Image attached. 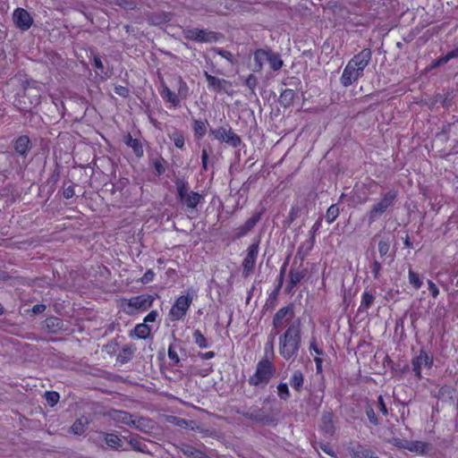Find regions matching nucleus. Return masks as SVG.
I'll return each instance as SVG.
<instances>
[{
	"label": "nucleus",
	"mask_w": 458,
	"mask_h": 458,
	"mask_svg": "<svg viewBox=\"0 0 458 458\" xmlns=\"http://www.w3.org/2000/svg\"><path fill=\"white\" fill-rule=\"evenodd\" d=\"M301 208L298 205L293 206L285 222L288 225L292 224L299 216Z\"/></svg>",
	"instance_id": "5fc2aeb1"
},
{
	"label": "nucleus",
	"mask_w": 458,
	"mask_h": 458,
	"mask_svg": "<svg viewBox=\"0 0 458 458\" xmlns=\"http://www.w3.org/2000/svg\"><path fill=\"white\" fill-rule=\"evenodd\" d=\"M191 302L192 298L190 295H182L178 297L169 311L170 320L176 321L182 319L185 317Z\"/></svg>",
	"instance_id": "6e6552de"
},
{
	"label": "nucleus",
	"mask_w": 458,
	"mask_h": 458,
	"mask_svg": "<svg viewBox=\"0 0 458 458\" xmlns=\"http://www.w3.org/2000/svg\"><path fill=\"white\" fill-rule=\"evenodd\" d=\"M277 395L284 401H287L290 398V391L286 383H280L277 386Z\"/></svg>",
	"instance_id": "49530a36"
},
{
	"label": "nucleus",
	"mask_w": 458,
	"mask_h": 458,
	"mask_svg": "<svg viewBox=\"0 0 458 458\" xmlns=\"http://www.w3.org/2000/svg\"><path fill=\"white\" fill-rule=\"evenodd\" d=\"M114 93L126 98L130 96V89L127 87L118 85L114 87Z\"/></svg>",
	"instance_id": "680f3d73"
},
{
	"label": "nucleus",
	"mask_w": 458,
	"mask_h": 458,
	"mask_svg": "<svg viewBox=\"0 0 458 458\" xmlns=\"http://www.w3.org/2000/svg\"><path fill=\"white\" fill-rule=\"evenodd\" d=\"M257 84L258 79L253 74H250L245 80V85L250 89L252 94H255V89Z\"/></svg>",
	"instance_id": "6e6d98bb"
},
{
	"label": "nucleus",
	"mask_w": 458,
	"mask_h": 458,
	"mask_svg": "<svg viewBox=\"0 0 458 458\" xmlns=\"http://www.w3.org/2000/svg\"><path fill=\"white\" fill-rule=\"evenodd\" d=\"M174 183L177 191V199L186 208L187 211L191 212L195 210L198 205L204 201L203 195L190 191L189 182L185 178H177Z\"/></svg>",
	"instance_id": "20e7f679"
},
{
	"label": "nucleus",
	"mask_w": 458,
	"mask_h": 458,
	"mask_svg": "<svg viewBox=\"0 0 458 458\" xmlns=\"http://www.w3.org/2000/svg\"><path fill=\"white\" fill-rule=\"evenodd\" d=\"M319 428L325 435H334L335 428L334 425V414L332 411H324L322 413Z\"/></svg>",
	"instance_id": "aec40b11"
},
{
	"label": "nucleus",
	"mask_w": 458,
	"mask_h": 458,
	"mask_svg": "<svg viewBox=\"0 0 458 458\" xmlns=\"http://www.w3.org/2000/svg\"><path fill=\"white\" fill-rule=\"evenodd\" d=\"M169 138L172 140L176 148L182 149L184 147V136L182 132L178 130H174L172 133H169Z\"/></svg>",
	"instance_id": "79ce46f5"
},
{
	"label": "nucleus",
	"mask_w": 458,
	"mask_h": 458,
	"mask_svg": "<svg viewBox=\"0 0 458 458\" xmlns=\"http://www.w3.org/2000/svg\"><path fill=\"white\" fill-rule=\"evenodd\" d=\"M348 453L352 458H369V455L374 454L370 448L361 444L348 447Z\"/></svg>",
	"instance_id": "5701e85b"
},
{
	"label": "nucleus",
	"mask_w": 458,
	"mask_h": 458,
	"mask_svg": "<svg viewBox=\"0 0 458 458\" xmlns=\"http://www.w3.org/2000/svg\"><path fill=\"white\" fill-rule=\"evenodd\" d=\"M375 298V293H372V291H365L361 296V302L359 307V311H367L372 306Z\"/></svg>",
	"instance_id": "473e14b6"
},
{
	"label": "nucleus",
	"mask_w": 458,
	"mask_h": 458,
	"mask_svg": "<svg viewBox=\"0 0 458 458\" xmlns=\"http://www.w3.org/2000/svg\"><path fill=\"white\" fill-rule=\"evenodd\" d=\"M317 445L323 452H325L328 455L332 456L333 458H338L335 452L330 447L328 444L319 442Z\"/></svg>",
	"instance_id": "052dcab7"
},
{
	"label": "nucleus",
	"mask_w": 458,
	"mask_h": 458,
	"mask_svg": "<svg viewBox=\"0 0 458 458\" xmlns=\"http://www.w3.org/2000/svg\"><path fill=\"white\" fill-rule=\"evenodd\" d=\"M436 101H439L442 104L443 107L449 108L453 101L452 93L447 92L446 94H445V96L437 95Z\"/></svg>",
	"instance_id": "603ef678"
},
{
	"label": "nucleus",
	"mask_w": 458,
	"mask_h": 458,
	"mask_svg": "<svg viewBox=\"0 0 458 458\" xmlns=\"http://www.w3.org/2000/svg\"><path fill=\"white\" fill-rule=\"evenodd\" d=\"M390 250V241L389 239H382L378 242V252L381 258L387 255Z\"/></svg>",
	"instance_id": "3c124183"
},
{
	"label": "nucleus",
	"mask_w": 458,
	"mask_h": 458,
	"mask_svg": "<svg viewBox=\"0 0 458 458\" xmlns=\"http://www.w3.org/2000/svg\"><path fill=\"white\" fill-rule=\"evenodd\" d=\"M155 298L150 294H140L131 297L128 301V307L133 310L145 311L149 309Z\"/></svg>",
	"instance_id": "2eb2a0df"
},
{
	"label": "nucleus",
	"mask_w": 458,
	"mask_h": 458,
	"mask_svg": "<svg viewBox=\"0 0 458 458\" xmlns=\"http://www.w3.org/2000/svg\"><path fill=\"white\" fill-rule=\"evenodd\" d=\"M13 148L14 154L24 162L32 148V142L28 135H21L13 141Z\"/></svg>",
	"instance_id": "4468645a"
},
{
	"label": "nucleus",
	"mask_w": 458,
	"mask_h": 458,
	"mask_svg": "<svg viewBox=\"0 0 458 458\" xmlns=\"http://www.w3.org/2000/svg\"><path fill=\"white\" fill-rule=\"evenodd\" d=\"M289 383L296 392L301 393L304 384L303 373L300 369L295 370L290 377Z\"/></svg>",
	"instance_id": "a878e982"
},
{
	"label": "nucleus",
	"mask_w": 458,
	"mask_h": 458,
	"mask_svg": "<svg viewBox=\"0 0 458 458\" xmlns=\"http://www.w3.org/2000/svg\"><path fill=\"white\" fill-rule=\"evenodd\" d=\"M301 346V321L293 320L279 337V353L286 360H294Z\"/></svg>",
	"instance_id": "f257e3e1"
},
{
	"label": "nucleus",
	"mask_w": 458,
	"mask_h": 458,
	"mask_svg": "<svg viewBox=\"0 0 458 458\" xmlns=\"http://www.w3.org/2000/svg\"><path fill=\"white\" fill-rule=\"evenodd\" d=\"M210 133L217 140L225 142L233 148L239 147L242 142L241 137L236 134L229 125L226 127L221 126L217 129H211Z\"/></svg>",
	"instance_id": "0eeeda50"
},
{
	"label": "nucleus",
	"mask_w": 458,
	"mask_h": 458,
	"mask_svg": "<svg viewBox=\"0 0 458 458\" xmlns=\"http://www.w3.org/2000/svg\"><path fill=\"white\" fill-rule=\"evenodd\" d=\"M183 37L186 39L200 43L216 42L218 36L216 32L208 31L200 29H186L183 30Z\"/></svg>",
	"instance_id": "1a4fd4ad"
},
{
	"label": "nucleus",
	"mask_w": 458,
	"mask_h": 458,
	"mask_svg": "<svg viewBox=\"0 0 458 458\" xmlns=\"http://www.w3.org/2000/svg\"><path fill=\"white\" fill-rule=\"evenodd\" d=\"M204 76L207 80L208 86L209 89H212L216 92H220L222 90H225V85L231 86V83L225 79H220L216 76H213L208 72H204Z\"/></svg>",
	"instance_id": "4be33fe9"
},
{
	"label": "nucleus",
	"mask_w": 458,
	"mask_h": 458,
	"mask_svg": "<svg viewBox=\"0 0 458 458\" xmlns=\"http://www.w3.org/2000/svg\"><path fill=\"white\" fill-rule=\"evenodd\" d=\"M161 96L167 102H170L174 106H178L180 104V99L178 96L174 93L168 87L164 86L161 91Z\"/></svg>",
	"instance_id": "e433bc0d"
},
{
	"label": "nucleus",
	"mask_w": 458,
	"mask_h": 458,
	"mask_svg": "<svg viewBox=\"0 0 458 458\" xmlns=\"http://www.w3.org/2000/svg\"><path fill=\"white\" fill-rule=\"evenodd\" d=\"M92 65H93L96 69L99 70L102 73H105V74L106 75V73L104 72V65H103V63H102V61H101V59H100V57H99L98 55H95L93 56V63H92Z\"/></svg>",
	"instance_id": "338daca9"
},
{
	"label": "nucleus",
	"mask_w": 458,
	"mask_h": 458,
	"mask_svg": "<svg viewBox=\"0 0 458 458\" xmlns=\"http://www.w3.org/2000/svg\"><path fill=\"white\" fill-rule=\"evenodd\" d=\"M98 438L104 441L113 450L127 451V449L123 448L122 438L116 434L99 431L98 432Z\"/></svg>",
	"instance_id": "dca6fc26"
},
{
	"label": "nucleus",
	"mask_w": 458,
	"mask_h": 458,
	"mask_svg": "<svg viewBox=\"0 0 458 458\" xmlns=\"http://www.w3.org/2000/svg\"><path fill=\"white\" fill-rule=\"evenodd\" d=\"M405 445L406 450L420 455L427 454L432 449L430 444L419 440H408Z\"/></svg>",
	"instance_id": "6ab92c4d"
},
{
	"label": "nucleus",
	"mask_w": 458,
	"mask_h": 458,
	"mask_svg": "<svg viewBox=\"0 0 458 458\" xmlns=\"http://www.w3.org/2000/svg\"><path fill=\"white\" fill-rule=\"evenodd\" d=\"M372 58L370 48H364L355 55L346 64L340 78L344 87H349L363 76L364 69L369 65Z\"/></svg>",
	"instance_id": "f03ea898"
},
{
	"label": "nucleus",
	"mask_w": 458,
	"mask_h": 458,
	"mask_svg": "<svg viewBox=\"0 0 458 458\" xmlns=\"http://www.w3.org/2000/svg\"><path fill=\"white\" fill-rule=\"evenodd\" d=\"M433 364V356L429 355L425 350L421 349L419 355L414 357L411 360L412 371L414 372L417 379L421 378V367L425 366L430 368Z\"/></svg>",
	"instance_id": "ddd939ff"
},
{
	"label": "nucleus",
	"mask_w": 458,
	"mask_h": 458,
	"mask_svg": "<svg viewBox=\"0 0 458 458\" xmlns=\"http://www.w3.org/2000/svg\"><path fill=\"white\" fill-rule=\"evenodd\" d=\"M370 269L374 276L375 279H377L379 277L380 270L382 268V266L380 262L377 259H374L370 264Z\"/></svg>",
	"instance_id": "13d9d810"
},
{
	"label": "nucleus",
	"mask_w": 458,
	"mask_h": 458,
	"mask_svg": "<svg viewBox=\"0 0 458 458\" xmlns=\"http://www.w3.org/2000/svg\"><path fill=\"white\" fill-rule=\"evenodd\" d=\"M124 143L132 148L134 154L140 157L143 156V147L141 142L138 139L132 138V136L128 133L124 138Z\"/></svg>",
	"instance_id": "bb28decb"
},
{
	"label": "nucleus",
	"mask_w": 458,
	"mask_h": 458,
	"mask_svg": "<svg viewBox=\"0 0 458 458\" xmlns=\"http://www.w3.org/2000/svg\"><path fill=\"white\" fill-rule=\"evenodd\" d=\"M164 163H165V160L162 157L153 160L152 164L157 175H161L165 173V168L163 165Z\"/></svg>",
	"instance_id": "864d4df0"
},
{
	"label": "nucleus",
	"mask_w": 458,
	"mask_h": 458,
	"mask_svg": "<svg viewBox=\"0 0 458 458\" xmlns=\"http://www.w3.org/2000/svg\"><path fill=\"white\" fill-rule=\"evenodd\" d=\"M193 342L199 348L204 349L208 346V340L204 336V335L200 332V330L196 329L193 332Z\"/></svg>",
	"instance_id": "37998d69"
},
{
	"label": "nucleus",
	"mask_w": 458,
	"mask_h": 458,
	"mask_svg": "<svg viewBox=\"0 0 458 458\" xmlns=\"http://www.w3.org/2000/svg\"><path fill=\"white\" fill-rule=\"evenodd\" d=\"M409 282L415 289H420L422 284L419 274L412 271L411 268L409 269Z\"/></svg>",
	"instance_id": "09e8293b"
},
{
	"label": "nucleus",
	"mask_w": 458,
	"mask_h": 458,
	"mask_svg": "<svg viewBox=\"0 0 458 458\" xmlns=\"http://www.w3.org/2000/svg\"><path fill=\"white\" fill-rule=\"evenodd\" d=\"M88 425L89 420L86 417L82 416L73 422V424L70 428V432L77 436H81L86 431Z\"/></svg>",
	"instance_id": "cd10ccee"
},
{
	"label": "nucleus",
	"mask_w": 458,
	"mask_h": 458,
	"mask_svg": "<svg viewBox=\"0 0 458 458\" xmlns=\"http://www.w3.org/2000/svg\"><path fill=\"white\" fill-rule=\"evenodd\" d=\"M262 212L254 213L243 225L233 231L232 240L236 241L248 234L261 219Z\"/></svg>",
	"instance_id": "9b49d317"
},
{
	"label": "nucleus",
	"mask_w": 458,
	"mask_h": 458,
	"mask_svg": "<svg viewBox=\"0 0 458 458\" xmlns=\"http://www.w3.org/2000/svg\"><path fill=\"white\" fill-rule=\"evenodd\" d=\"M307 275V269L304 267L294 268L293 266L289 271V279L292 284H298Z\"/></svg>",
	"instance_id": "2f4dec72"
},
{
	"label": "nucleus",
	"mask_w": 458,
	"mask_h": 458,
	"mask_svg": "<svg viewBox=\"0 0 458 458\" xmlns=\"http://www.w3.org/2000/svg\"><path fill=\"white\" fill-rule=\"evenodd\" d=\"M13 21L15 27L21 31H27L33 24V18L30 13L20 7L13 11Z\"/></svg>",
	"instance_id": "f8f14e48"
},
{
	"label": "nucleus",
	"mask_w": 458,
	"mask_h": 458,
	"mask_svg": "<svg viewBox=\"0 0 458 458\" xmlns=\"http://www.w3.org/2000/svg\"><path fill=\"white\" fill-rule=\"evenodd\" d=\"M267 63L269 64V66L273 71H278L283 66V60L280 57V55L273 52L270 48L269 55L267 57Z\"/></svg>",
	"instance_id": "c9c22d12"
},
{
	"label": "nucleus",
	"mask_w": 458,
	"mask_h": 458,
	"mask_svg": "<svg viewBox=\"0 0 458 458\" xmlns=\"http://www.w3.org/2000/svg\"><path fill=\"white\" fill-rule=\"evenodd\" d=\"M207 121L193 120V131L194 136L197 140H200L204 137L207 131Z\"/></svg>",
	"instance_id": "f704fd0d"
},
{
	"label": "nucleus",
	"mask_w": 458,
	"mask_h": 458,
	"mask_svg": "<svg viewBox=\"0 0 458 458\" xmlns=\"http://www.w3.org/2000/svg\"><path fill=\"white\" fill-rule=\"evenodd\" d=\"M124 439H126L131 445V449H133L136 452L143 453V454H148V450L147 445L140 442L138 438L135 437H123Z\"/></svg>",
	"instance_id": "4c0bfd02"
},
{
	"label": "nucleus",
	"mask_w": 458,
	"mask_h": 458,
	"mask_svg": "<svg viewBox=\"0 0 458 458\" xmlns=\"http://www.w3.org/2000/svg\"><path fill=\"white\" fill-rule=\"evenodd\" d=\"M259 250V241L252 242L248 250L247 255L242 261V276L248 277L252 272L256 265Z\"/></svg>",
	"instance_id": "9d476101"
},
{
	"label": "nucleus",
	"mask_w": 458,
	"mask_h": 458,
	"mask_svg": "<svg viewBox=\"0 0 458 458\" xmlns=\"http://www.w3.org/2000/svg\"><path fill=\"white\" fill-rule=\"evenodd\" d=\"M295 96L296 94L293 89H285L282 90L278 101L284 107H289L293 105Z\"/></svg>",
	"instance_id": "c756f323"
},
{
	"label": "nucleus",
	"mask_w": 458,
	"mask_h": 458,
	"mask_svg": "<svg viewBox=\"0 0 458 458\" xmlns=\"http://www.w3.org/2000/svg\"><path fill=\"white\" fill-rule=\"evenodd\" d=\"M408 440L406 439H401L399 437H394L391 440H389V443L398 448L405 449V443H407Z\"/></svg>",
	"instance_id": "69168bd1"
},
{
	"label": "nucleus",
	"mask_w": 458,
	"mask_h": 458,
	"mask_svg": "<svg viewBox=\"0 0 458 458\" xmlns=\"http://www.w3.org/2000/svg\"><path fill=\"white\" fill-rule=\"evenodd\" d=\"M294 316V309L293 305H288L279 309L273 317V326L277 328L282 326L284 320H290Z\"/></svg>",
	"instance_id": "f3484780"
},
{
	"label": "nucleus",
	"mask_w": 458,
	"mask_h": 458,
	"mask_svg": "<svg viewBox=\"0 0 458 458\" xmlns=\"http://www.w3.org/2000/svg\"><path fill=\"white\" fill-rule=\"evenodd\" d=\"M428 291L430 292L431 296L433 298H437L439 293V290H438L437 286L431 280H428Z\"/></svg>",
	"instance_id": "774afa93"
},
{
	"label": "nucleus",
	"mask_w": 458,
	"mask_h": 458,
	"mask_svg": "<svg viewBox=\"0 0 458 458\" xmlns=\"http://www.w3.org/2000/svg\"><path fill=\"white\" fill-rule=\"evenodd\" d=\"M237 414L259 424H271L274 422L273 416L264 408L257 405L242 407L236 411Z\"/></svg>",
	"instance_id": "423d86ee"
},
{
	"label": "nucleus",
	"mask_w": 458,
	"mask_h": 458,
	"mask_svg": "<svg viewBox=\"0 0 458 458\" xmlns=\"http://www.w3.org/2000/svg\"><path fill=\"white\" fill-rule=\"evenodd\" d=\"M131 427L143 433H149L154 428L153 421L143 417L133 419V424Z\"/></svg>",
	"instance_id": "393cba45"
},
{
	"label": "nucleus",
	"mask_w": 458,
	"mask_h": 458,
	"mask_svg": "<svg viewBox=\"0 0 458 458\" xmlns=\"http://www.w3.org/2000/svg\"><path fill=\"white\" fill-rule=\"evenodd\" d=\"M269 55V48L267 49H258L254 53V62L256 69L255 71H260L263 67L264 62H267Z\"/></svg>",
	"instance_id": "72a5a7b5"
},
{
	"label": "nucleus",
	"mask_w": 458,
	"mask_h": 458,
	"mask_svg": "<svg viewBox=\"0 0 458 458\" xmlns=\"http://www.w3.org/2000/svg\"><path fill=\"white\" fill-rule=\"evenodd\" d=\"M154 276H155V273L153 272V270L148 269V270H147V271L145 272V274L143 275V276L140 278V282H141L143 284H149L150 282H152V281H153Z\"/></svg>",
	"instance_id": "e2e57ef3"
},
{
	"label": "nucleus",
	"mask_w": 458,
	"mask_h": 458,
	"mask_svg": "<svg viewBox=\"0 0 458 458\" xmlns=\"http://www.w3.org/2000/svg\"><path fill=\"white\" fill-rule=\"evenodd\" d=\"M44 325L48 333L59 334L66 330L64 321L57 317H48L45 319Z\"/></svg>",
	"instance_id": "412c9836"
},
{
	"label": "nucleus",
	"mask_w": 458,
	"mask_h": 458,
	"mask_svg": "<svg viewBox=\"0 0 458 458\" xmlns=\"http://www.w3.org/2000/svg\"><path fill=\"white\" fill-rule=\"evenodd\" d=\"M112 417L114 420L127 426L131 427L133 424V416L128 411L114 410Z\"/></svg>",
	"instance_id": "c85d7f7f"
},
{
	"label": "nucleus",
	"mask_w": 458,
	"mask_h": 458,
	"mask_svg": "<svg viewBox=\"0 0 458 458\" xmlns=\"http://www.w3.org/2000/svg\"><path fill=\"white\" fill-rule=\"evenodd\" d=\"M398 199V191L389 190L383 193L381 198L374 203L367 212L368 225H371L378 221L383 216L392 210Z\"/></svg>",
	"instance_id": "7ed1b4c3"
},
{
	"label": "nucleus",
	"mask_w": 458,
	"mask_h": 458,
	"mask_svg": "<svg viewBox=\"0 0 458 458\" xmlns=\"http://www.w3.org/2000/svg\"><path fill=\"white\" fill-rule=\"evenodd\" d=\"M338 216L339 208L337 204H333L327 208L325 217L328 224H332Z\"/></svg>",
	"instance_id": "c03bdc74"
},
{
	"label": "nucleus",
	"mask_w": 458,
	"mask_h": 458,
	"mask_svg": "<svg viewBox=\"0 0 458 458\" xmlns=\"http://www.w3.org/2000/svg\"><path fill=\"white\" fill-rule=\"evenodd\" d=\"M377 408L384 416H386L388 414V410L386 408V405L382 395H379L377 398Z\"/></svg>",
	"instance_id": "0e129e2a"
},
{
	"label": "nucleus",
	"mask_w": 458,
	"mask_h": 458,
	"mask_svg": "<svg viewBox=\"0 0 458 458\" xmlns=\"http://www.w3.org/2000/svg\"><path fill=\"white\" fill-rule=\"evenodd\" d=\"M365 413L367 415L368 420L373 426H378L380 424V421L377 416L376 415L373 407L369 403H367L365 406Z\"/></svg>",
	"instance_id": "a18cd8bd"
},
{
	"label": "nucleus",
	"mask_w": 458,
	"mask_h": 458,
	"mask_svg": "<svg viewBox=\"0 0 458 458\" xmlns=\"http://www.w3.org/2000/svg\"><path fill=\"white\" fill-rule=\"evenodd\" d=\"M45 399L53 407L59 402L60 394L55 391H47L45 393Z\"/></svg>",
	"instance_id": "de8ad7c7"
},
{
	"label": "nucleus",
	"mask_w": 458,
	"mask_h": 458,
	"mask_svg": "<svg viewBox=\"0 0 458 458\" xmlns=\"http://www.w3.org/2000/svg\"><path fill=\"white\" fill-rule=\"evenodd\" d=\"M150 327L143 322L134 327L133 334L140 339H146L150 335Z\"/></svg>",
	"instance_id": "58836bf2"
},
{
	"label": "nucleus",
	"mask_w": 458,
	"mask_h": 458,
	"mask_svg": "<svg viewBox=\"0 0 458 458\" xmlns=\"http://www.w3.org/2000/svg\"><path fill=\"white\" fill-rule=\"evenodd\" d=\"M215 51L216 52L217 55L224 57L225 59L229 61L231 64H233L235 62L233 55H232V53L230 51L224 50L221 48H216Z\"/></svg>",
	"instance_id": "bf43d9fd"
},
{
	"label": "nucleus",
	"mask_w": 458,
	"mask_h": 458,
	"mask_svg": "<svg viewBox=\"0 0 458 458\" xmlns=\"http://www.w3.org/2000/svg\"><path fill=\"white\" fill-rule=\"evenodd\" d=\"M135 350L131 344L124 345L117 355V360L122 364L127 363L132 359Z\"/></svg>",
	"instance_id": "7c9ffc66"
},
{
	"label": "nucleus",
	"mask_w": 458,
	"mask_h": 458,
	"mask_svg": "<svg viewBox=\"0 0 458 458\" xmlns=\"http://www.w3.org/2000/svg\"><path fill=\"white\" fill-rule=\"evenodd\" d=\"M455 393H456V389L454 386H448V385H444L439 388L437 397L438 398H447V399L453 400Z\"/></svg>",
	"instance_id": "ea45409f"
},
{
	"label": "nucleus",
	"mask_w": 458,
	"mask_h": 458,
	"mask_svg": "<svg viewBox=\"0 0 458 458\" xmlns=\"http://www.w3.org/2000/svg\"><path fill=\"white\" fill-rule=\"evenodd\" d=\"M148 23L151 26H160L172 20V13L166 12H155L145 13Z\"/></svg>",
	"instance_id": "a211bd4d"
},
{
	"label": "nucleus",
	"mask_w": 458,
	"mask_h": 458,
	"mask_svg": "<svg viewBox=\"0 0 458 458\" xmlns=\"http://www.w3.org/2000/svg\"><path fill=\"white\" fill-rule=\"evenodd\" d=\"M177 448L189 458H204L206 455L202 451L186 443H180Z\"/></svg>",
	"instance_id": "b1692460"
},
{
	"label": "nucleus",
	"mask_w": 458,
	"mask_h": 458,
	"mask_svg": "<svg viewBox=\"0 0 458 458\" xmlns=\"http://www.w3.org/2000/svg\"><path fill=\"white\" fill-rule=\"evenodd\" d=\"M179 87H178V98L181 97L182 98H186L188 95V86L186 82H184L181 78L178 81Z\"/></svg>",
	"instance_id": "4d7b16f0"
},
{
	"label": "nucleus",
	"mask_w": 458,
	"mask_h": 458,
	"mask_svg": "<svg viewBox=\"0 0 458 458\" xmlns=\"http://www.w3.org/2000/svg\"><path fill=\"white\" fill-rule=\"evenodd\" d=\"M274 339H275V336L270 335L269 339L265 345L264 357L262 359H267V360H271V361L274 359V357H275Z\"/></svg>",
	"instance_id": "a19ab883"
},
{
	"label": "nucleus",
	"mask_w": 458,
	"mask_h": 458,
	"mask_svg": "<svg viewBox=\"0 0 458 458\" xmlns=\"http://www.w3.org/2000/svg\"><path fill=\"white\" fill-rule=\"evenodd\" d=\"M167 354H168L169 360L172 361V363H171L172 366H179L180 365L181 360H180L179 355L177 354V352L174 349V346L173 344L169 345Z\"/></svg>",
	"instance_id": "8fccbe9b"
},
{
	"label": "nucleus",
	"mask_w": 458,
	"mask_h": 458,
	"mask_svg": "<svg viewBox=\"0 0 458 458\" xmlns=\"http://www.w3.org/2000/svg\"><path fill=\"white\" fill-rule=\"evenodd\" d=\"M276 371V369L271 360L261 359L257 364L255 373L248 379V383L252 386L265 388Z\"/></svg>",
	"instance_id": "39448f33"
}]
</instances>
